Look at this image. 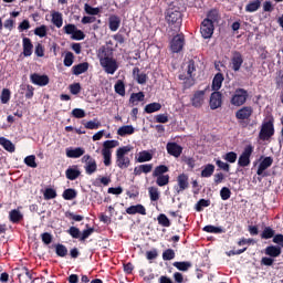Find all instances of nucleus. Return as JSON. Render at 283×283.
Wrapping results in <instances>:
<instances>
[{
	"instance_id": "nucleus-32",
	"label": "nucleus",
	"mask_w": 283,
	"mask_h": 283,
	"mask_svg": "<svg viewBox=\"0 0 283 283\" xmlns=\"http://www.w3.org/2000/svg\"><path fill=\"white\" fill-rule=\"evenodd\" d=\"M134 132H135L134 126L125 125L117 129V135L122 136V137L132 136V134H134Z\"/></svg>"
},
{
	"instance_id": "nucleus-62",
	"label": "nucleus",
	"mask_w": 283,
	"mask_h": 283,
	"mask_svg": "<svg viewBox=\"0 0 283 283\" xmlns=\"http://www.w3.org/2000/svg\"><path fill=\"white\" fill-rule=\"evenodd\" d=\"M221 200H229L231 198V189L223 187L220 190Z\"/></svg>"
},
{
	"instance_id": "nucleus-27",
	"label": "nucleus",
	"mask_w": 283,
	"mask_h": 283,
	"mask_svg": "<svg viewBox=\"0 0 283 283\" xmlns=\"http://www.w3.org/2000/svg\"><path fill=\"white\" fill-rule=\"evenodd\" d=\"M9 220L13 224H19V222L23 220V214L21 213V211L13 209L9 212Z\"/></svg>"
},
{
	"instance_id": "nucleus-33",
	"label": "nucleus",
	"mask_w": 283,
	"mask_h": 283,
	"mask_svg": "<svg viewBox=\"0 0 283 283\" xmlns=\"http://www.w3.org/2000/svg\"><path fill=\"white\" fill-rule=\"evenodd\" d=\"M275 237V230L271 227H264L263 231L260 234L261 240H271V238Z\"/></svg>"
},
{
	"instance_id": "nucleus-19",
	"label": "nucleus",
	"mask_w": 283,
	"mask_h": 283,
	"mask_svg": "<svg viewBox=\"0 0 283 283\" xmlns=\"http://www.w3.org/2000/svg\"><path fill=\"white\" fill-rule=\"evenodd\" d=\"M264 253L269 258H280L282 255V248L280 245H269L265 248Z\"/></svg>"
},
{
	"instance_id": "nucleus-44",
	"label": "nucleus",
	"mask_w": 283,
	"mask_h": 283,
	"mask_svg": "<svg viewBox=\"0 0 283 283\" xmlns=\"http://www.w3.org/2000/svg\"><path fill=\"white\" fill-rule=\"evenodd\" d=\"M12 93L10 92L9 88H3L0 95V101L2 103V105H8V103H10V98H11Z\"/></svg>"
},
{
	"instance_id": "nucleus-21",
	"label": "nucleus",
	"mask_w": 283,
	"mask_h": 283,
	"mask_svg": "<svg viewBox=\"0 0 283 283\" xmlns=\"http://www.w3.org/2000/svg\"><path fill=\"white\" fill-rule=\"evenodd\" d=\"M85 155V148L76 147V148H66V157L67 158H81V156Z\"/></svg>"
},
{
	"instance_id": "nucleus-24",
	"label": "nucleus",
	"mask_w": 283,
	"mask_h": 283,
	"mask_svg": "<svg viewBox=\"0 0 283 283\" xmlns=\"http://www.w3.org/2000/svg\"><path fill=\"white\" fill-rule=\"evenodd\" d=\"M0 145L6 149V151H9V154H14V151H17V147L13 143L6 137H0Z\"/></svg>"
},
{
	"instance_id": "nucleus-40",
	"label": "nucleus",
	"mask_w": 283,
	"mask_h": 283,
	"mask_svg": "<svg viewBox=\"0 0 283 283\" xmlns=\"http://www.w3.org/2000/svg\"><path fill=\"white\" fill-rule=\"evenodd\" d=\"M203 231L206 233H216V234H218V233H226L224 228L216 227V226H212V224L203 227Z\"/></svg>"
},
{
	"instance_id": "nucleus-61",
	"label": "nucleus",
	"mask_w": 283,
	"mask_h": 283,
	"mask_svg": "<svg viewBox=\"0 0 283 283\" xmlns=\"http://www.w3.org/2000/svg\"><path fill=\"white\" fill-rule=\"evenodd\" d=\"M72 39L73 41H83V39H85V33L82 30L75 29Z\"/></svg>"
},
{
	"instance_id": "nucleus-16",
	"label": "nucleus",
	"mask_w": 283,
	"mask_h": 283,
	"mask_svg": "<svg viewBox=\"0 0 283 283\" xmlns=\"http://www.w3.org/2000/svg\"><path fill=\"white\" fill-rule=\"evenodd\" d=\"M166 149L169 156H174V158H180L182 155V146L178 145L176 142H170L166 145Z\"/></svg>"
},
{
	"instance_id": "nucleus-3",
	"label": "nucleus",
	"mask_w": 283,
	"mask_h": 283,
	"mask_svg": "<svg viewBox=\"0 0 283 283\" xmlns=\"http://www.w3.org/2000/svg\"><path fill=\"white\" fill-rule=\"evenodd\" d=\"M132 151V146H123L116 150V166L119 169H127L132 165V160L127 157V154Z\"/></svg>"
},
{
	"instance_id": "nucleus-53",
	"label": "nucleus",
	"mask_w": 283,
	"mask_h": 283,
	"mask_svg": "<svg viewBox=\"0 0 283 283\" xmlns=\"http://www.w3.org/2000/svg\"><path fill=\"white\" fill-rule=\"evenodd\" d=\"M43 196L44 200H54L56 198V190L54 188H46Z\"/></svg>"
},
{
	"instance_id": "nucleus-15",
	"label": "nucleus",
	"mask_w": 283,
	"mask_h": 283,
	"mask_svg": "<svg viewBox=\"0 0 283 283\" xmlns=\"http://www.w3.org/2000/svg\"><path fill=\"white\" fill-rule=\"evenodd\" d=\"M30 81L33 85H39L40 87H45V85L50 84V77L48 75H41L38 73L31 74Z\"/></svg>"
},
{
	"instance_id": "nucleus-39",
	"label": "nucleus",
	"mask_w": 283,
	"mask_h": 283,
	"mask_svg": "<svg viewBox=\"0 0 283 283\" xmlns=\"http://www.w3.org/2000/svg\"><path fill=\"white\" fill-rule=\"evenodd\" d=\"M65 176H66L67 180H76V178H78L81 176V170H78L76 168H69L65 171Z\"/></svg>"
},
{
	"instance_id": "nucleus-18",
	"label": "nucleus",
	"mask_w": 283,
	"mask_h": 283,
	"mask_svg": "<svg viewBox=\"0 0 283 283\" xmlns=\"http://www.w3.org/2000/svg\"><path fill=\"white\" fill-rule=\"evenodd\" d=\"M126 213L128 216H136V213H139V216H147V209L145 208V206L137 203L135 206L126 208Z\"/></svg>"
},
{
	"instance_id": "nucleus-58",
	"label": "nucleus",
	"mask_w": 283,
	"mask_h": 283,
	"mask_svg": "<svg viewBox=\"0 0 283 283\" xmlns=\"http://www.w3.org/2000/svg\"><path fill=\"white\" fill-rule=\"evenodd\" d=\"M102 156H103V163L105 167H111L112 166V153H106L102 150Z\"/></svg>"
},
{
	"instance_id": "nucleus-37",
	"label": "nucleus",
	"mask_w": 283,
	"mask_h": 283,
	"mask_svg": "<svg viewBox=\"0 0 283 283\" xmlns=\"http://www.w3.org/2000/svg\"><path fill=\"white\" fill-rule=\"evenodd\" d=\"M153 158L154 155L149 153V150H143L137 157V163H149L150 160H153Z\"/></svg>"
},
{
	"instance_id": "nucleus-20",
	"label": "nucleus",
	"mask_w": 283,
	"mask_h": 283,
	"mask_svg": "<svg viewBox=\"0 0 283 283\" xmlns=\"http://www.w3.org/2000/svg\"><path fill=\"white\" fill-rule=\"evenodd\" d=\"M271 165H273V157H265L259 165L256 170L258 176H262V174H264V171H266Z\"/></svg>"
},
{
	"instance_id": "nucleus-56",
	"label": "nucleus",
	"mask_w": 283,
	"mask_h": 283,
	"mask_svg": "<svg viewBox=\"0 0 283 283\" xmlns=\"http://www.w3.org/2000/svg\"><path fill=\"white\" fill-rule=\"evenodd\" d=\"M69 235H71V238H74L75 240H81V229L76 228V227H71L67 230Z\"/></svg>"
},
{
	"instance_id": "nucleus-48",
	"label": "nucleus",
	"mask_w": 283,
	"mask_h": 283,
	"mask_svg": "<svg viewBox=\"0 0 283 283\" xmlns=\"http://www.w3.org/2000/svg\"><path fill=\"white\" fill-rule=\"evenodd\" d=\"M148 193L151 202H157V200H160V192L158 191V188L150 187L148 189Z\"/></svg>"
},
{
	"instance_id": "nucleus-6",
	"label": "nucleus",
	"mask_w": 283,
	"mask_h": 283,
	"mask_svg": "<svg viewBox=\"0 0 283 283\" xmlns=\"http://www.w3.org/2000/svg\"><path fill=\"white\" fill-rule=\"evenodd\" d=\"M274 135H275V126H273V118H272L262 124L261 130L259 133V138L260 140H269Z\"/></svg>"
},
{
	"instance_id": "nucleus-5",
	"label": "nucleus",
	"mask_w": 283,
	"mask_h": 283,
	"mask_svg": "<svg viewBox=\"0 0 283 283\" xmlns=\"http://www.w3.org/2000/svg\"><path fill=\"white\" fill-rule=\"evenodd\" d=\"M249 98V92L244 88H237L234 94L232 95L230 103L234 107H242L247 99Z\"/></svg>"
},
{
	"instance_id": "nucleus-57",
	"label": "nucleus",
	"mask_w": 283,
	"mask_h": 283,
	"mask_svg": "<svg viewBox=\"0 0 283 283\" xmlns=\"http://www.w3.org/2000/svg\"><path fill=\"white\" fill-rule=\"evenodd\" d=\"M73 63H74V53L69 51L64 56V65L65 67H72Z\"/></svg>"
},
{
	"instance_id": "nucleus-43",
	"label": "nucleus",
	"mask_w": 283,
	"mask_h": 283,
	"mask_svg": "<svg viewBox=\"0 0 283 283\" xmlns=\"http://www.w3.org/2000/svg\"><path fill=\"white\" fill-rule=\"evenodd\" d=\"M24 165L27 167H31L32 169H36L39 165L36 164V156L34 155H29L24 158Z\"/></svg>"
},
{
	"instance_id": "nucleus-9",
	"label": "nucleus",
	"mask_w": 283,
	"mask_h": 283,
	"mask_svg": "<svg viewBox=\"0 0 283 283\" xmlns=\"http://www.w3.org/2000/svg\"><path fill=\"white\" fill-rule=\"evenodd\" d=\"M253 154V147L251 145L245 146L242 154L239 157V167H249L251 165V156Z\"/></svg>"
},
{
	"instance_id": "nucleus-42",
	"label": "nucleus",
	"mask_w": 283,
	"mask_h": 283,
	"mask_svg": "<svg viewBox=\"0 0 283 283\" xmlns=\"http://www.w3.org/2000/svg\"><path fill=\"white\" fill-rule=\"evenodd\" d=\"M157 222H158V224H160V227H165V228L171 227V221L169 220V218L165 213H160L157 217Z\"/></svg>"
},
{
	"instance_id": "nucleus-17",
	"label": "nucleus",
	"mask_w": 283,
	"mask_h": 283,
	"mask_svg": "<svg viewBox=\"0 0 283 283\" xmlns=\"http://www.w3.org/2000/svg\"><path fill=\"white\" fill-rule=\"evenodd\" d=\"M222 107V93L214 91L210 95V109H218Z\"/></svg>"
},
{
	"instance_id": "nucleus-10",
	"label": "nucleus",
	"mask_w": 283,
	"mask_h": 283,
	"mask_svg": "<svg viewBox=\"0 0 283 283\" xmlns=\"http://www.w3.org/2000/svg\"><path fill=\"white\" fill-rule=\"evenodd\" d=\"M214 30L216 27L213 25V22H211L209 19H203L200 27L202 39H211Z\"/></svg>"
},
{
	"instance_id": "nucleus-41",
	"label": "nucleus",
	"mask_w": 283,
	"mask_h": 283,
	"mask_svg": "<svg viewBox=\"0 0 283 283\" xmlns=\"http://www.w3.org/2000/svg\"><path fill=\"white\" fill-rule=\"evenodd\" d=\"M145 101V93L138 92V93H133L129 98V103L132 105H136V103H143Z\"/></svg>"
},
{
	"instance_id": "nucleus-30",
	"label": "nucleus",
	"mask_w": 283,
	"mask_h": 283,
	"mask_svg": "<svg viewBox=\"0 0 283 283\" xmlns=\"http://www.w3.org/2000/svg\"><path fill=\"white\" fill-rule=\"evenodd\" d=\"M172 266L177 269L178 271H182L186 273V271H189L191 269V262L189 261H176L172 263Z\"/></svg>"
},
{
	"instance_id": "nucleus-4",
	"label": "nucleus",
	"mask_w": 283,
	"mask_h": 283,
	"mask_svg": "<svg viewBox=\"0 0 283 283\" xmlns=\"http://www.w3.org/2000/svg\"><path fill=\"white\" fill-rule=\"evenodd\" d=\"M166 21L170 28L180 29V25H182V12L174 8L168 9L166 12Z\"/></svg>"
},
{
	"instance_id": "nucleus-22",
	"label": "nucleus",
	"mask_w": 283,
	"mask_h": 283,
	"mask_svg": "<svg viewBox=\"0 0 283 283\" xmlns=\"http://www.w3.org/2000/svg\"><path fill=\"white\" fill-rule=\"evenodd\" d=\"M108 28L111 32H116L120 28V17L113 14L108 18Z\"/></svg>"
},
{
	"instance_id": "nucleus-50",
	"label": "nucleus",
	"mask_w": 283,
	"mask_h": 283,
	"mask_svg": "<svg viewBox=\"0 0 283 283\" xmlns=\"http://www.w3.org/2000/svg\"><path fill=\"white\" fill-rule=\"evenodd\" d=\"M34 34L35 36H40V39L48 36V27L45 24H42L41 27L35 28Z\"/></svg>"
},
{
	"instance_id": "nucleus-60",
	"label": "nucleus",
	"mask_w": 283,
	"mask_h": 283,
	"mask_svg": "<svg viewBox=\"0 0 283 283\" xmlns=\"http://www.w3.org/2000/svg\"><path fill=\"white\" fill-rule=\"evenodd\" d=\"M85 129H98L101 127V122L90 120L84 124Z\"/></svg>"
},
{
	"instance_id": "nucleus-51",
	"label": "nucleus",
	"mask_w": 283,
	"mask_h": 283,
	"mask_svg": "<svg viewBox=\"0 0 283 283\" xmlns=\"http://www.w3.org/2000/svg\"><path fill=\"white\" fill-rule=\"evenodd\" d=\"M115 92L119 96H125V82L123 80H118L115 84Z\"/></svg>"
},
{
	"instance_id": "nucleus-63",
	"label": "nucleus",
	"mask_w": 283,
	"mask_h": 283,
	"mask_svg": "<svg viewBox=\"0 0 283 283\" xmlns=\"http://www.w3.org/2000/svg\"><path fill=\"white\" fill-rule=\"evenodd\" d=\"M213 182H214L216 187H218V185H222V182H224V174H222V172L214 174Z\"/></svg>"
},
{
	"instance_id": "nucleus-46",
	"label": "nucleus",
	"mask_w": 283,
	"mask_h": 283,
	"mask_svg": "<svg viewBox=\"0 0 283 283\" xmlns=\"http://www.w3.org/2000/svg\"><path fill=\"white\" fill-rule=\"evenodd\" d=\"M55 253L59 258H65L67 255V247L64 244H55Z\"/></svg>"
},
{
	"instance_id": "nucleus-12",
	"label": "nucleus",
	"mask_w": 283,
	"mask_h": 283,
	"mask_svg": "<svg viewBox=\"0 0 283 283\" xmlns=\"http://www.w3.org/2000/svg\"><path fill=\"white\" fill-rule=\"evenodd\" d=\"M244 63V56L239 51H233L230 60V67L233 72H240L242 64Z\"/></svg>"
},
{
	"instance_id": "nucleus-28",
	"label": "nucleus",
	"mask_w": 283,
	"mask_h": 283,
	"mask_svg": "<svg viewBox=\"0 0 283 283\" xmlns=\"http://www.w3.org/2000/svg\"><path fill=\"white\" fill-rule=\"evenodd\" d=\"M133 75L135 76V78L139 85H145V83H147V74L140 73V69L134 67Z\"/></svg>"
},
{
	"instance_id": "nucleus-14",
	"label": "nucleus",
	"mask_w": 283,
	"mask_h": 283,
	"mask_svg": "<svg viewBox=\"0 0 283 283\" xmlns=\"http://www.w3.org/2000/svg\"><path fill=\"white\" fill-rule=\"evenodd\" d=\"M207 91H196L191 97V105L192 107H196L197 109H200L202 105H205V94Z\"/></svg>"
},
{
	"instance_id": "nucleus-59",
	"label": "nucleus",
	"mask_w": 283,
	"mask_h": 283,
	"mask_svg": "<svg viewBox=\"0 0 283 283\" xmlns=\"http://www.w3.org/2000/svg\"><path fill=\"white\" fill-rule=\"evenodd\" d=\"M223 159L227 160V163H235L238 160V154L235 151H229L223 156Z\"/></svg>"
},
{
	"instance_id": "nucleus-34",
	"label": "nucleus",
	"mask_w": 283,
	"mask_h": 283,
	"mask_svg": "<svg viewBox=\"0 0 283 283\" xmlns=\"http://www.w3.org/2000/svg\"><path fill=\"white\" fill-rule=\"evenodd\" d=\"M261 7H262V1L261 0L250 1L245 6V12H258V10H260Z\"/></svg>"
},
{
	"instance_id": "nucleus-49",
	"label": "nucleus",
	"mask_w": 283,
	"mask_h": 283,
	"mask_svg": "<svg viewBox=\"0 0 283 283\" xmlns=\"http://www.w3.org/2000/svg\"><path fill=\"white\" fill-rule=\"evenodd\" d=\"M176 258V251L174 249H167L163 252L164 262H169Z\"/></svg>"
},
{
	"instance_id": "nucleus-35",
	"label": "nucleus",
	"mask_w": 283,
	"mask_h": 283,
	"mask_svg": "<svg viewBox=\"0 0 283 283\" xmlns=\"http://www.w3.org/2000/svg\"><path fill=\"white\" fill-rule=\"evenodd\" d=\"M216 171V166L213 164H208L201 170V178H211Z\"/></svg>"
},
{
	"instance_id": "nucleus-47",
	"label": "nucleus",
	"mask_w": 283,
	"mask_h": 283,
	"mask_svg": "<svg viewBox=\"0 0 283 283\" xmlns=\"http://www.w3.org/2000/svg\"><path fill=\"white\" fill-rule=\"evenodd\" d=\"M92 233H94V228H90V224H86V229L80 234V242H85Z\"/></svg>"
},
{
	"instance_id": "nucleus-38",
	"label": "nucleus",
	"mask_w": 283,
	"mask_h": 283,
	"mask_svg": "<svg viewBox=\"0 0 283 283\" xmlns=\"http://www.w3.org/2000/svg\"><path fill=\"white\" fill-rule=\"evenodd\" d=\"M52 23L56 28H63V14L59 11L52 13Z\"/></svg>"
},
{
	"instance_id": "nucleus-45",
	"label": "nucleus",
	"mask_w": 283,
	"mask_h": 283,
	"mask_svg": "<svg viewBox=\"0 0 283 283\" xmlns=\"http://www.w3.org/2000/svg\"><path fill=\"white\" fill-rule=\"evenodd\" d=\"M77 196V192L75 189L73 188H67L63 191L62 193V197L65 199V200H74V198H76Z\"/></svg>"
},
{
	"instance_id": "nucleus-54",
	"label": "nucleus",
	"mask_w": 283,
	"mask_h": 283,
	"mask_svg": "<svg viewBox=\"0 0 283 283\" xmlns=\"http://www.w3.org/2000/svg\"><path fill=\"white\" fill-rule=\"evenodd\" d=\"M211 205V200L209 199H200L197 203H196V211L200 212L202 211L203 207H209Z\"/></svg>"
},
{
	"instance_id": "nucleus-23",
	"label": "nucleus",
	"mask_w": 283,
	"mask_h": 283,
	"mask_svg": "<svg viewBox=\"0 0 283 283\" xmlns=\"http://www.w3.org/2000/svg\"><path fill=\"white\" fill-rule=\"evenodd\" d=\"M22 45L24 56H32V50H34V44H32V40H30V38H23Z\"/></svg>"
},
{
	"instance_id": "nucleus-1",
	"label": "nucleus",
	"mask_w": 283,
	"mask_h": 283,
	"mask_svg": "<svg viewBox=\"0 0 283 283\" xmlns=\"http://www.w3.org/2000/svg\"><path fill=\"white\" fill-rule=\"evenodd\" d=\"M97 59L106 74H116L118 62L114 59V49L112 46H101L97 51Z\"/></svg>"
},
{
	"instance_id": "nucleus-8",
	"label": "nucleus",
	"mask_w": 283,
	"mask_h": 283,
	"mask_svg": "<svg viewBox=\"0 0 283 283\" xmlns=\"http://www.w3.org/2000/svg\"><path fill=\"white\" fill-rule=\"evenodd\" d=\"M81 160L85 165L84 169H85V172L87 174V176H92V174H96V170L98 169L96 159H94L90 155H84Z\"/></svg>"
},
{
	"instance_id": "nucleus-11",
	"label": "nucleus",
	"mask_w": 283,
	"mask_h": 283,
	"mask_svg": "<svg viewBox=\"0 0 283 283\" xmlns=\"http://www.w3.org/2000/svg\"><path fill=\"white\" fill-rule=\"evenodd\" d=\"M253 116V106H242L235 112V118L239 123H244V120H251Z\"/></svg>"
},
{
	"instance_id": "nucleus-29",
	"label": "nucleus",
	"mask_w": 283,
	"mask_h": 283,
	"mask_svg": "<svg viewBox=\"0 0 283 283\" xmlns=\"http://www.w3.org/2000/svg\"><path fill=\"white\" fill-rule=\"evenodd\" d=\"M118 145H120V143H118V140H116V139L105 140L103 143L102 151L112 154V149H114L115 147H118Z\"/></svg>"
},
{
	"instance_id": "nucleus-31",
	"label": "nucleus",
	"mask_w": 283,
	"mask_h": 283,
	"mask_svg": "<svg viewBox=\"0 0 283 283\" xmlns=\"http://www.w3.org/2000/svg\"><path fill=\"white\" fill-rule=\"evenodd\" d=\"M160 109H163V104L158 102H154V103L147 104L144 108V112L146 114H154V112H160Z\"/></svg>"
},
{
	"instance_id": "nucleus-36",
	"label": "nucleus",
	"mask_w": 283,
	"mask_h": 283,
	"mask_svg": "<svg viewBox=\"0 0 283 283\" xmlns=\"http://www.w3.org/2000/svg\"><path fill=\"white\" fill-rule=\"evenodd\" d=\"M208 21H211V23H218V21H220V11L218 9H211L210 11H208L207 13V18Z\"/></svg>"
},
{
	"instance_id": "nucleus-52",
	"label": "nucleus",
	"mask_w": 283,
	"mask_h": 283,
	"mask_svg": "<svg viewBox=\"0 0 283 283\" xmlns=\"http://www.w3.org/2000/svg\"><path fill=\"white\" fill-rule=\"evenodd\" d=\"M84 10H85L86 14H91L92 17H96V14H99V12H101L99 8H94V7L90 6L88 3L84 4Z\"/></svg>"
},
{
	"instance_id": "nucleus-25",
	"label": "nucleus",
	"mask_w": 283,
	"mask_h": 283,
	"mask_svg": "<svg viewBox=\"0 0 283 283\" xmlns=\"http://www.w3.org/2000/svg\"><path fill=\"white\" fill-rule=\"evenodd\" d=\"M224 83V75L222 73H217L212 80V91L218 92Z\"/></svg>"
},
{
	"instance_id": "nucleus-7",
	"label": "nucleus",
	"mask_w": 283,
	"mask_h": 283,
	"mask_svg": "<svg viewBox=\"0 0 283 283\" xmlns=\"http://www.w3.org/2000/svg\"><path fill=\"white\" fill-rule=\"evenodd\" d=\"M185 34L179 33L172 38L170 41V50L174 54H178L179 52H182V49L185 48Z\"/></svg>"
},
{
	"instance_id": "nucleus-2",
	"label": "nucleus",
	"mask_w": 283,
	"mask_h": 283,
	"mask_svg": "<svg viewBox=\"0 0 283 283\" xmlns=\"http://www.w3.org/2000/svg\"><path fill=\"white\" fill-rule=\"evenodd\" d=\"M169 167L167 165H159L153 171V178H156L157 187H167L169 185Z\"/></svg>"
},
{
	"instance_id": "nucleus-26",
	"label": "nucleus",
	"mask_w": 283,
	"mask_h": 283,
	"mask_svg": "<svg viewBox=\"0 0 283 283\" xmlns=\"http://www.w3.org/2000/svg\"><path fill=\"white\" fill-rule=\"evenodd\" d=\"M73 70V74L75 76H80V74H85V72H87V70H90V63L84 62V63H80L77 65H74L72 67Z\"/></svg>"
},
{
	"instance_id": "nucleus-64",
	"label": "nucleus",
	"mask_w": 283,
	"mask_h": 283,
	"mask_svg": "<svg viewBox=\"0 0 283 283\" xmlns=\"http://www.w3.org/2000/svg\"><path fill=\"white\" fill-rule=\"evenodd\" d=\"M73 118H85V111L82 108H74L72 111Z\"/></svg>"
},
{
	"instance_id": "nucleus-55",
	"label": "nucleus",
	"mask_w": 283,
	"mask_h": 283,
	"mask_svg": "<svg viewBox=\"0 0 283 283\" xmlns=\"http://www.w3.org/2000/svg\"><path fill=\"white\" fill-rule=\"evenodd\" d=\"M65 218H69L70 220H74V222H83L85 220V217L81 214H74V212L66 211Z\"/></svg>"
},
{
	"instance_id": "nucleus-13",
	"label": "nucleus",
	"mask_w": 283,
	"mask_h": 283,
	"mask_svg": "<svg viewBox=\"0 0 283 283\" xmlns=\"http://www.w3.org/2000/svg\"><path fill=\"white\" fill-rule=\"evenodd\" d=\"M177 185L178 186H175L177 193H182V191L189 189V175L180 174L177 177Z\"/></svg>"
}]
</instances>
